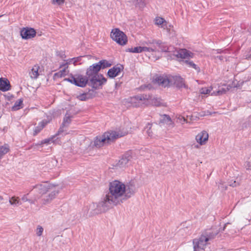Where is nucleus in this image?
<instances>
[{"label": "nucleus", "instance_id": "obj_25", "mask_svg": "<svg viewBox=\"0 0 251 251\" xmlns=\"http://www.w3.org/2000/svg\"><path fill=\"white\" fill-rule=\"evenodd\" d=\"M71 117L69 116H67V115H65L62 126L60 127L59 130L58 131L57 134H59L60 133L63 132V128L64 126H67L71 123Z\"/></svg>", "mask_w": 251, "mask_h": 251}, {"label": "nucleus", "instance_id": "obj_36", "mask_svg": "<svg viewBox=\"0 0 251 251\" xmlns=\"http://www.w3.org/2000/svg\"><path fill=\"white\" fill-rule=\"evenodd\" d=\"M99 75L100 74H99L98 73H95V71H93L92 69H91V71H90V72H88V68L87 70L86 76L88 79L93 77L94 76H95L96 75Z\"/></svg>", "mask_w": 251, "mask_h": 251}, {"label": "nucleus", "instance_id": "obj_21", "mask_svg": "<svg viewBox=\"0 0 251 251\" xmlns=\"http://www.w3.org/2000/svg\"><path fill=\"white\" fill-rule=\"evenodd\" d=\"M157 47L161 50L162 52H170L173 48L172 47H168L165 44L162 43L160 40H156L155 42Z\"/></svg>", "mask_w": 251, "mask_h": 251}, {"label": "nucleus", "instance_id": "obj_13", "mask_svg": "<svg viewBox=\"0 0 251 251\" xmlns=\"http://www.w3.org/2000/svg\"><path fill=\"white\" fill-rule=\"evenodd\" d=\"M156 40H153L152 41H148L143 43L144 48H147L148 50H145V52H159V50L157 48L155 44Z\"/></svg>", "mask_w": 251, "mask_h": 251}, {"label": "nucleus", "instance_id": "obj_53", "mask_svg": "<svg viewBox=\"0 0 251 251\" xmlns=\"http://www.w3.org/2000/svg\"><path fill=\"white\" fill-rule=\"evenodd\" d=\"M2 16H3L2 15H0V17H2Z\"/></svg>", "mask_w": 251, "mask_h": 251}, {"label": "nucleus", "instance_id": "obj_14", "mask_svg": "<svg viewBox=\"0 0 251 251\" xmlns=\"http://www.w3.org/2000/svg\"><path fill=\"white\" fill-rule=\"evenodd\" d=\"M123 70V66L122 65H117L108 70L107 75L110 78H114L118 75Z\"/></svg>", "mask_w": 251, "mask_h": 251}, {"label": "nucleus", "instance_id": "obj_49", "mask_svg": "<svg viewBox=\"0 0 251 251\" xmlns=\"http://www.w3.org/2000/svg\"><path fill=\"white\" fill-rule=\"evenodd\" d=\"M249 121L250 122L249 125L251 126V116L249 118Z\"/></svg>", "mask_w": 251, "mask_h": 251}, {"label": "nucleus", "instance_id": "obj_3", "mask_svg": "<svg viewBox=\"0 0 251 251\" xmlns=\"http://www.w3.org/2000/svg\"><path fill=\"white\" fill-rule=\"evenodd\" d=\"M127 133L126 131L120 130L105 132L102 136H97L95 138L92 146L99 148L105 144H109L115 140L126 135ZM92 144V142L91 143V146Z\"/></svg>", "mask_w": 251, "mask_h": 251}, {"label": "nucleus", "instance_id": "obj_46", "mask_svg": "<svg viewBox=\"0 0 251 251\" xmlns=\"http://www.w3.org/2000/svg\"><path fill=\"white\" fill-rule=\"evenodd\" d=\"M247 170H251V163L247 162L246 165Z\"/></svg>", "mask_w": 251, "mask_h": 251}, {"label": "nucleus", "instance_id": "obj_2", "mask_svg": "<svg viewBox=\"0 0 251 251\" xmlns=\"http://www.w3.org/2000/svg\"><path fill=\"white\" fill-rule=\"evenodd\" d=\"M218 233L217 230L211 228L203 231L199 238L193 240L194 251L204 250L206 246L210 244L209 242L214 239Z\"/></svg>", "mask_w": 251, "mask_h": 251}, {"label": "nucleus", "instance_id": "obj_8", "mask_svg": "<svg viewBox=\"0 0 251 251\" xmlns=\"http://www.w3.org/2000/svg\"><path fill=\"white\" fill-rule=\"evenodd\" d=\"M146 95H138L132 97L128 99V102H130L133 106H138L141 104H145V100L147 99Z\"/></svg>", "mask_w": 251, "mask_h": 251}, {"label": "nucleus", "instance_id": "obj_23", "mask_svg": "<svg viewBox=\"0 0 251 251\" xmlns=\"http://www.w3.org/2000/svg\"><path fill=\"white\" fill-rule=\"evenodd\" d=\"M155 24L157 25H160L161 28L164 29L167 28V22L162 18L157 17L155 20Z\"/></svg>", "mask_w": 251, "mask_h": 251}, {"label": "nucleus", "instance_id": "obj_52", "mask_svg": "<svg viewBox=\"0 0 251 251\" xmlns=\"http://www.w3.org/2000/svg\"><path fill=\"white\" fill-rule=\"evenodd\" d=\"M2 200V198L1 196H0V201H1Z\"/></svg>", "mask_w": 251, "mask_h": 251}, {"label": "nucleus", "instance_id": "obj_17", "mask_svg": "<svg viewBox=\"0 0 251 251\" xmlns=\"http://www.w3.org/2000/svg\"><path fill=\"white\" fill-rule=\"evenodd\" d=\"M131 154L132 152L131 151H129L125 153L119 160V165L122 167L126 165L129 161L131 160L132 158Z\"/></svg>", "mask_w": 251, "mask_h": 251}, {"label": "nucleus", "instance_id": "obj_19", "mask_svg": "<svg viewBox=\"0 0 251 251\" xmlns=\"http://www.w3.org/2000/svg\"><path fill=\"white\" fill-rule=\"evenodd\" d=\"M49 123V121L45 119L40 122L34 128L33 135L35 136L39 133Z\"/></svg>", "mask_w": 251, "mask_h": 251}, {"label": "nucleus", "instance_id": "obj_24", "mask_svg": "<svg viewBox=\"0 0 251 251\" xmlns=\"http://www.w3.org/2000/svg\"><path fill=\"white\" fill-rule=\"evenodd\" d=\"M39 66L38 65H35L32 69H31V71L29 72V75L31 78L32 79H36L39 75Z\"/></svg>", "mask_w": 251, "mask_h": 251}, {"label": "nucleus", "instance_id": "obj_41", "mask_svg": "<svg viewBox=\"0 0 251 251\" xmlns=\"http://www.w3.org/2000/svg\"><path fill=\"white\" fill-rule=\"evenodd\" d=\"M218 188L221 190H225L226 189V187L225 186L224 182L221 180L218 184Z\"/></svg>", "mask_w": 251, "mask_h": 251}, {"label": "nucleus", "instance_id": "obj_12", "mask_svg": "<svg viewBox=\"0 0 251 251\" xmlns=\"http://www.w3.org/2000/svg\"><path fill=\"white\" fill-rule=\"evenodd\" d=\"M174 55L177 58L182 59H186L188 58H192L194 54L186 49H180L175 52Z\"/></svg>", "mask_w": 251, "mask_h": 251}, {"label": "nucleus", "instance_id": "obj_43", "mask_svg": "<svg viewBox=\"0 0 251 251\" xmlns=\"http://www.w3.org/2000/svg\"><path fill=\"white\" fill-rule=\"evenodd\" d=\"M65 0H52V3L53 4H57L60 5L64 2Z\"/></svg>", "mask_w": 251, "mask_h": 251}, {"label": "nucleus", "instance_id": "obj_37", "mask_svg": "<svg viewBox=\"0 0 251 251\" xmlns=\"http://www.w3.org/2000/svg\"><path fill=\"white\" fill-rule=\"evenodd\" d=\"M176 122L177 123L183 124L185 122H187V120L184 117L179 115L177 117Z\"/></svg>", "mask_w": 251, "mask_h": 251}, {"label": "nucleus", "instance_id": "obj_1", "mask_svg": "<svg viewBox=\"0 0 251 251\" xmlns=\"http://www.w3.org/2000/svg\"><path fill=\"white\" fill-rule=\"evenodd\" d=\"M135 188L131 184H125L119 180H114L109 184L108 191L98 203H92L89 206V216L104 212L130 198L135 193Z\"/></svg>", "mask_w": 251, "mask_h": 251}, {"label": "nucleus", "instance_id": "obj_34", "mask_svg": "<svg viewBox=\"0 0 251 251\" xmlns=\"http://www.w3.org/2000/svg\"><path fill=\"white\" fill-rule=\"evenodd\" d=\"M68 63H64V64H62L61 66H60V67H63V69L61 71H60L59 73H60V75L61 76H63V75H66V73H67V70L66 69L68 68Z\"/></svg>", "mask_w": 251, "mask_h": 251}, {"label": "nucleus", "instance_id": "obj_4", "mask_svg": "<svg viewBox=\"0 0 251 251\" xmlns=\"http://www.w3.org/2000/svg\"><path fill=\"white\" fill-rule=\"evenodd\" d=\"M153 81L160 85L166 87L174 84L177 87H185L183 79L180 76H157L153 79Z\"/></svg>", "mask_w": 251, "mask_h": 251}, {"label": "nucleus", "instance_id": "obj_27", "mask_svg": "<svg viewBox=\"0 0 251 251\" xmlns=\"http://www.w3.org/2000/svg\"><path fill=\"white\" fill-rule=\"evenodd\" d=\"M148 50L147 48H144V46L143 47H136L134 48H131L128 49L127 50L130 52L133 53H140L142 52H145V50Z\"/></svg>", "mask_w": 251, "mask_h": 251}, {"label": "nucleus", "instance_id": "obj_16", "mask_svg": "<svg viewBox=\"0 0 251 251\" xmlns=\"http://www.w3.org/2000/svg\"><path fill=\"white\" fill-rule=\"evenodd\" d=\"M51 191L50 194L45 196L42 199L43 204H47L50 202L59 193L58 190L53 189V188Z\"/></svg>", "mask_w": 251, "mask_h": 251}, {"label": "nucleus", "instance_id": "obj_42", "mask_svg": "<svg viewBox=\"0 0 251 251\" xmlns=\"http://www.w3.org/2000/svg\"><path fill=\"white\" fill-rule=\"evenodd\" d=\"M58 134H56L54 136H53L52 137L50 138H49V139H45V140H44V141L43 142V143H45V144H49L50 143V142H53V139L57 135H58Z\"/></svg>", "mask_w": 251, "mask_h": 251}, {"label": "nucleus", "instance_id": "obj_7", "mask_svg": "<svg viewBox=\"0 0 251 251\" xmlns=\"http://www.w3.org/2000/svg\"><path fill=\"white\" fill-rule=\"evenodd\" d=\"M106 79L100 74L89 78L88 85L95 89H99L106 82Z\"/></svg>", "mask_w": 251, "mask_h": 251}, {"label": "nucleus", "instance_id": "obj_6", "mask_svg": "<svg viewBox=\"0 0 251 251\" xmlns=\"http://www.w3.org/2000/svg\"><path fill=\"white\" fill-rule=\"evenodd\" d=\"M110 36L114 41L120 45H125L127 41L126 35L118 28L113 29Z\"/></svg>", "mask_w": 251, "mask_h": 251}, {"label": "nucleus", "instance_id": "obj_29", "mask_svg": "<svg viewBox=\"0 0 251 251\" xmlns=\"http://www.w3.org/2000/svg\"><path fill=\"white\" fill-rule=\"evenodd\" d=\"M9 150V146L7 145H4L0 147V159L2 157L7 153Z\"/></svg>", "mask_w": 251, "mask_h": 251}, {"label": "nucleus", "instance_id": "obj_22", "mask_svg": "<svg viewBox=\"0 0 251 251\" xmlns=\"http://www.w3.org/2000/svg\"><path fill=\"white\" fill-rule=\"evenodd\" d=\"M29 194H27L26 195H24L22 197V200L24 202L28 201L30 204H35L38 201V199L40 198V196L38 195H34V196L33 198H31L30 199H28L27 197V196Z\"/></svg>", "mask_w": 251, "mask_h": 251}, {"label": "nucleus", "instance_id": "obj_48", "mask_svg": "<svg viewBox=\"0 0 251 251\" xmlns=\"http://www.w3.org/2000/svg\"><path fill=\"white\" fill-rule=\"evenodd\" d=\"M193 147L194 148L198 149V148H200V146L199 145H198V144L197 145H195L194 144V145H193Z\"/></svg>", "mask_w": 251, "mask_h": 251}, {"label": "nucleus", "instance_id": "obj_11", "mask_svg": "<svg viewBox=\"0 0 251 251\" xmlns=\"http://www.w3.org/2000/svg\"><path fill=\"white\" fill-rule=\"evenodd\" d=\"M36 32L32 28H23L20 32L23 39H29L33 38L36 35Z\"/></svg>", "mask_w": 251, "mask_h": 251}, {"label": "nucleus", "instance_id": "obj_15", "mask_svg": "<svg viewBox=\"0 0 251 251\" xmlns=\"http://www.w3.org/2000/svg\"><path fill=\"white\" fill-rule=\"evenodd\" d=\"M208 134L206 131H202L196 136V140L200 145L206 144L208 139Z\"/></svg>", "mask_w": 251, "mask_h": 251}, {"label": "nucleus", "instance_id": "obj_39", "mask_svg": "<svg viewBox=\"0 0 251 251\" xmlns=\"http://www.w3.org/2000/svg\"><path fill=\"white\" fill-rule=\"evenodd\" d=\"M77 98L78 100H86L87 99H88V95L86 93H83L82 94H80L77 96Z\"/></svg>", "mask_w": 251, "mask_h": 251}, {"label": "nucleus", "instance_id": "obj_47", "mask_svg": "<svg viewBox=\"0 0 251 251\" xmlns=\"http://www.w3.org/2000/svg\"><path fill=\"white\" fill-rule=\"evenodd\" d=\"M217 57L219 58L220 60H222L223 59V56L222 55L217 56Z\"/></svg>", "mask_w": 251, "mask_h": 251}, {"label": "nucleus", "instance_id": "obj_40", "mask_svg": "<svg viewBox=\"0 0 251 251\" xmlns=\"http://www.w3.org/2000/svg\"><path fill=\"white\" fill-rule=\"evenodd\" d=\"M79 59H80V57H76V58H73L70 59L68 60L67 63L68 64H71V63H73L74 65H75L76 63L79 61Z\"/></svg>", "mask_w": 251, "mask_h": 251}, {"label": "nucleus", "instance_id": "obj_5", "mask_svg": "<svg viewBox=\"0 0 251 251\" xmlns=\"http://www.w3.org/2000/svg\"><path fill=\"white\" fill-rule=\"evenodd\" d=\"M66 80L75 85L84 87L87 84H88L89 79L87 76H84L80 74H76L74 75H71Z\"/></svg>", "mask_w": 251, "mask_h": 251}, {"label": "nucleus", "instance_id": "obj_35", "mask_svg": "<svg viewBox=\"0 0 251 251\" xmlns=\"http://www.w3.org/2000/svg\"><path fill=\"white\" fill-rule=\"evenodd\" d=\"M212 90V88L210 87L209 88H202L200 90V93L202 94H209Z\"/></svg>", "mask_w": 251, "mask_h": 251}, {"label": "nucleus", "instance_id": "obj_28", "mask_svg": "<svg viewBox=\"0 0 251 251\" xmlns=\"http://www.w3.org/2000/svg\"><path fill=\"white\" fill-rule=\"evenodd\" d=\"M23 100L22 99H20L17 100L15 103L14 105L12 107V110L13 111H17L23 107Z\"/></svg>", "mask_w": 251, "mask_h": 251}, {"label": "nucleus", "instance_id": "obj_10", "mask_svg": "<svg viewBox=\"0 0 251 251\" xmlns=\"http://www.w3.org/2000/svg\"><path fill=\"white\" fill-rule=\"evenodd\" d=\"M147 99L145 100V105H152L155 106H165L163 100L158 98L153 97L150 95H146Z\"/></svg>", "mask_w": 251, "mask_h": 251}, {"label": "nucleus", "instance_id": "obj_33", "mask_svg": "<svg viewBox=\"0 0 251 251\" xmlns=\"http://www.w3.org/2000/svg\"><path fill=\"white\" fill-rule=\"evenodd\" d=\"M185 63L186 64H187L189 67L195 69L198 72H200V68L199 67H198L197 65L196 64H195L193 61L186 60L185 61Z\"/></svg>", "mask_w": 251, "mask_h": 251}, {"label": "nucleus", "instance_id": "obj_30", "mask_svg": "<svg viewBox=\"0 0 251 251\" xmlns=\"http://www.w3.org/2000/svg\"><path fill=\"white\" fill-rule=\"evenodd\" d=\"M9 201L10 204L14 206L21 204V202H20L18 197H12L10 199Z\"/></svg>", "mask_w": 251, "mask_h": 251}, {"label": "nucleus", "instance_id": "obj_31", "mask_svg": "<svg viewBox=\"0 0 251 251\" xmlns=\"http://www.w3.org/2000/svg\"><path fill=\"white\" fill-rule=\"evenodd\" d=\"M98 65L100 67V69H104L111 66V64L106 60H101L99 62Z\"/></svg>", "mask_w": 251, "mask_h": 251}, {"label": "nucleus", "instance_id": "obj_26", "mask_svg": "<svg viewBox=\"0 0 251 251\" xmlns=\"http://www.w3.org/2000/svg\"><path fill=\"white\" fill-rule=\"evenodd\" d=\"M229 88L228 86L225 85L224 87L219 88L218 91H213L211 94V95L218 96L222 95L223 94H225L226 92H227L229 90Z\"/></svg>", "mask_w": 251, "mask_h": 251}, {"label": "nucleus", "instance_id": "obj_32", "mask_svg": "<svg viewBox=\"0 0 251 251\" xmlns=\"http://www.w3.org/2000/svg\"><path fill=\"white\" fill-rule=\"evenodd\" d=\"M91 69L94 71L95 73H98L100 70V67L99 66L98 63L93 64L88 68V72L91 71Z\"/></svg>", "mask_w": 251, "mask_h": 251}, {"label": "nucleus", "instance_id": "obj_44", "mask_svg": "<svg viewBox=\"0 0 251 251\" xmlns=\"http://www.w3.org/2000/svg\"><path fill=\"white\" fill-rule=\"evenodd\" d=\"M229 186H232L233 187H236L239 185L238 182H236V181H234L233 182H230L229 183Z\"/></svg>", "mask_w": 251, "mask_h": 251}, {"label": "nucleus", "instance_id": "obj_45", "mask_svg": "<svg viewBox=\"0 0 251 251\" xmlns=\"http://www.w3.org/2000/svg\"><path fill=\"white\" fill-rule=\"evenodd\" d=\"M151 124H148V125L147 126V128H148L147 132L149 136H151L152 135L151 134V131H150V129L151 128Z\"/></svg>", "mask_w": 251, "mask_h": 251}, {"label": "nucleus", "instance_id": "obj_50", "mask_svg": "<svg viewBox=\"0 0 251 251\" xmlns=\"http://www.w3.org/2000/svg\"><path fill=\"white\" fill-rule=\"evenodd\" d=\"M217 52H218V53H221V52H222V51H221V50H217Z\"/></svg>", "mask_w": 251, "mask_h": 251}, {"label": "nucleus", "instance_id": "obj_18", "mask_svg": "<svg viewBox=\"0 0 251 251\" xmlns=\"http://www.w3.org/2000/svg\"><path fill=\"white\" fill-rule=\"evenodd\" d=\"M159 124H166L169 126H174L173 122L171 117L166 114H164L160 116L159 119Z\"/></svg>", "mask_w": 251, "mask_h": 251}, {"label": "nucleus", "instance_id": "obj_9", "mask_svg": "<svg viewBox=\"0 0 251 251\" xmlns=\"http://www.w3.org/2000/svg\"><path fill=\"white\" fill-rule=\"evenodd\" d=\"M54 188L53 185L48 183L40 184L36 185L33 187V190L38 193L35 195H38L40 197V195H43L46 193L47 192L51 190Z\"/></svg>", "mask_w": 251, "mask_h": 251}, {"label": "nucleus", "instance_id": "obj_38", "mask_svg": "<svg viewBox=\"0 0 251 251\" xmlns=\"http://www.w3.org/2000/svg\"><path fill=\"white\" fill-rule=\"evenodd\" d=\"M44 228L40 226H38L37 227L36 233L38 236H41L43 232Z\"/></svg>", "mask_w": 251, "mask_h": 251}, {"label": "nucleus", "instance_id": "obj_51", "mask_svg": "<svg viewBox=\"0 0 251 251\" xmlns=\"http://www.w3.org/2000/svg\"><path fill=\"white\" fill-rule=\"evenodd\" d=\"M227 224H228V223H226V224H225V226L224 227L223 230H224V229H225V228H226V225H227Z\"/></svg>", "mask_w": 251, "mask_h": 251}, {"label": "nucleus", "instance_id": "obj_20", "mask_svg": "<svg viewBox=\"0 0 251 251\" xmlns=\"http://www.w3.org/2000/svg\"><path fill=\"white\" fill-rule=\"evenodd\" d=\"M10 83L7 79L0 78V90L5 92L10 89Z\"/></svg>", "mask_w": 251, "mask_h": 251}]
</instances>
